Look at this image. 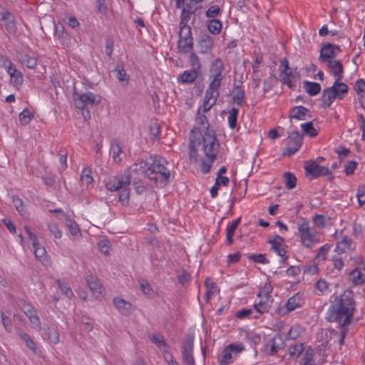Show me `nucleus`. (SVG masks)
Returning a JSON list of instances; mask_svg holds the SVG:
<instances>
[{
	"label": "nucleus",
	"mask_w": 365,
	"mask_h": 365,
	"mask_svg": "<svg viewBox=\"0 0 365 365\" xmlns=\"http://www.w3.org/2000/svg\"><path fill=\"white\" fill-rule=\"evenodd\" d=\"M168 163L161 156L151 155L146 160H138L128 168L140 173L153 182L157 187H165L170 181V171L165 166Z\"/></svg>",
	"instance_id": "obj_1"
},
{
	"label": "nucleus",
	"mask_w": 365,
	"mask_h": 365,
	"mask_svg": "<svg viewBox=\"0 0 365 365\" xmlns=\"http://www.w3.org/2000/svg\"><path fill=\"white\" fill-rule=\"evenodd\" d=\"M355 310V302L353 292L346 290L339 296H336L331 302L326 319L328 322H341L343 325H349L353 318Z\"/></svg>",
	"instance_id": "obj_2"
},
{
	"label": "nucleus",
	"mask_w": 365,
	"mask_h": 365,
	"mask_svg": "<svg viewBox=\"0 0 365 365\" xmlns=\"http://www.w3.org/2000/svg\"><path fill=\"white\" fill-rule=\"evenodd\" d=\"M195 122L196 125L194 128H200L202 150L205 156L212 162L216 159L220 144L216 138L215 130L210 128L207 117L205 115L200 114V108L197 111Z\"/></svg>",
	"instance_id": "obj_3"
},
{
	"label": "nucleus",
	"mask_w": 365,
	"mask_h": 365,
	"mask_svg": "<svg viewBox=\"0 0 365 365\" xmlns=\"http://www.w3.org/2000/svg\"><path fill=\"white\" fill-rule=\"evenodd\" d=\"M131 181V173L129 170L123 173L110 177L106 182V187L108 190L114 192L120 190L118 195V200L123 206L129 204L130 189L128 186Z\"/></svg>",
	"instance_id": "obj_4"
},
{
	"label": "nucleus",
	"mask_w": 365,
	"mask_h": 365,
	"mask_svg": "<svg viewBox=\"0 0 365 365\" xmlns=\"http://www.w3.org/2000/svg\"><path fill=\"white\" fill-rule=\"evenodd\" d=\"M178 50L180 53H187L193 50L194 41L190 26H179Z\"/></svg>",
	"instance_id": "obj_5"
},
{
	"label": "nucleus",
	"mask_w": 365,
	"mask_h": 365,
	"mask_svg": "<svg viewBox=\"0 0 365 365\" xmlns=\"http://www.w3.org/2000/svg\"><path fill=\"white\" fill-rule=\"evenodd\" d=\"M304 170L306 176L309 180L317 178L322 175H327L329 181H332L334 178L331 171H330L327 167L322 166L315 161L306 163Z\"/></svg>",
	"instance_id": "obj_6"
},
{
	"label": "nucleus",
	"mask_w": 365,
	"mask_h": 365,
	"mask_svg": "<svg viewBox=\"0 0 365 365\" xmlns=\"http://www.w3.org/2000/svg\"><path fill=\"white\" fill-rule=\"evenodd\" d=\"M193 341L194 336L192 334H187L182 346V357L185 365H195L193 357Z\"/></svg>",
	"instance_id": "obj_7"
},
{
	"label": "nucleus",
	"mask_w": 365,
	"mask_h": 365,
	"mask_svg": "<svg viewBox=\"0 0 365 365\" xmlns=\"http://www.w3.org/2000/svg\"><path fill=\"white\" fill-rule=\"evenodd\" d=\"M299 233L304 246L310 247L316 241L315 228L310 227L307 222H304L299 227Z\"/></svg>",
	"instance_id": "obj_8"
},
{
	"label": "nucleus",
	"mask_w": 365,
	"mask_h": 365,
	"mask_svg": "<svg viewBox=\"0 0 365 365\" xmlns=\"http://www.w3.org/2000/svg\"><path fill=\"white\" fill-rule=\"evenodd\" d=\"M200 128L195 127L191 130L190 137V160H193L195 162L197 161V151L196 148L200 145H202V139L201 138V132Z\"/></svg>",
	"instance_id": "obj_9"
},
{
	"label": "nucleus",
	"mask_w": 365,
	"mask_h": 365,
	"mask_svg": "<svg viewBox=\"0 0 365 365\" xmlns=\"http://www.w3.org/2000/svg\"><path fill=\"white\" fill-rule=\"evenodd\" d=\"M289 142L287 147L284 148L283 154L291 156L294 155L302 144V135L298 131H292L289 133Z\"/></svg>",
	"instance_id": "obj_10"
},
{
	"label": "nucleus",
	"mask_w": 365,
	"mask_h": 365,
	"mask_svg": "<svg viewBox=\"0 0 365 365\" xmlns=\"http://www.w3.org/2000/svg\"><path fill=\"white\" fill-rule=\"evenodd\" d=\"M257 297L260 299L259 302L254 304V308L259 314L267 312L272 307L273 299L269 295V292L261 290Z\"/></svg>",
	"instance_id": "obj_11"
},
{
	"label": "nucleus",
	"mask_w": 365,
	"mask_h": 365,
	"mask_svg": "<svg viewBox=\"0 0 365 365\" xmlns=\"http://www.w3.org/2000/svg\"><path fill=\"white\" fill-rule=\"evenodd\" d=\"M267 242L272 245V249L282 257V262L284 263L288 257L286 256L287 245L284 244V238L276 235L273 239H269Z\"/></svg>",
	"instance_id": "obj_12"
},
{
	"label": "nucleus",
	"mask_w": 365,
	"mask_h": 365,
	"mask_svg": "<svg viewBox=\"0 0 365 365\" xmlns=\"http://www.w3.org/2000/svg\"><path fill=\"white\" fill-rule=\"evenodd\" d=\"M224 63L220 58H216L211 64L210 68V79L215 82L222 83L225 78V75L222 73L224 70Z\"/></svg>",
	"instance_id": "obj_13"
},
{
	"label": "nucleus",
	"mask_w": 365,
	"mask_h": 365,
	"mask_svg": "<svg viewBox=\"0 0 365 365\" xmlns=\"http://www.w3.org/2000/svg\"><path fill=\"white\" fill-rule=\"evenodd\" d=\"M0 15L1 21L4 22L7 33L15 36L17 32V26L14 15L9 11L1 13Z\"/></svg>",
	"instance_id": "obj_14"
},
{
	"label": "nucleus",
	"mask_w": 365,
	"mask_h": 365,
	"mask_svg": "<svg viewBox=\"0 0 365 365\" xmlns=\"http://www.w3.org/2000/svg\"><path fill=\"white\" fill-rule=\"evenodd\" d=\"M74 101L78 108H84L88 106L98 104L96 103V95L91 92L83 93L78 97L74 96Z\"/></svg>",
	"instance_id": "obj_15"
},
{
	"label": "nucleus",
	"mask_w": 365,
	"mask_h": 365,
	"mask_svg": "<svg viewBox=\"0 0 365 365\" xmlns=\"http://www.w3.org/2000/svg\"><path fill=\"white\" fill-rule=\"evenodd\" d=\"M221 84L222 83L220 82L210 81L209 86L205 91L203 98L211 102L215 101V103L216 104L217 100L220 96L219 89L221 86Z\"/></svg>",
	"instance_id": "obj_16"
},
{
	"label": "nucleus",
	"mask_w": 365,
	"mask_h": 365,
	"mask_svg": "<svg viewBox=\"0 0 365 365\" xmlns=\"http://www.w3.org/2000/svg\"><path fill=\"white\" fill-rule=\"evenodd\" d=\"M336 56V53L334 51V44L330 43H324L320 49V54L319 60L322 63H328L333 61L332 58Z\"/></svg>",
	"instance_id": "obj_17"
},
{
	"label": "nucleus",
	"mask_w": 365,
	"mask_h": 365,
	"mask_svg": "<svg viewBox=\"0 0 365 365\" xmlns=\"http://www.w3.org/2000/svg\"><path fill=\"white\" fill-rule=\"evenodd\" d=\"M86 280L93 295L96 298L100 297L102 294L103 287L99 279L92 274H88L86 277Z\"/></svg>",
	"instance_id": "obj_18"
},
{
	"label": "nucleus",
	"mask_w": 365,
	"mask_h": 365,
	"mask_svg": "<svg viewBox=\"0 0 365 365\" xmlns=\"http://www.w3.org/2000/svg\"><path fill=\"white\" fill-rule=\"evenodd\" d=\"M284 341L282 336L279 334H275L266 344L267 347H270L269 355H274L279 350L284 349Z\"/></svg>",
	"instance_id": "obj_19"
},
{
	"label": "nucleus",
	"mask_w": 365,
	"mask_h": 365,
	"mask_svg": "<svg viewBox=\"0 0 365 365\" xmlns=\"http://www.w3.org/2000/svg\"><path fill=\"white\" fill-rule=\"evenodd\" d=\"M214 46L213 38L208 34H202L197 41V46L200 48V52L205 53L211 50Z\"/></svg>",
	"instance_id": "obj_20"
},
{
	"label": "nucleus",
	"mask_w": 365,
	"mask_h": 365,
	"mask_svg": "<svg viewBox=\"0 0 365 365\" xmlns=\"http://www.w3.org/2000/svg\"><path fill=\"white\" fill-rule=\"evenodd\" d=\"M330 73L335 77V81H341L344 76V67L338 60L327 63Z\"/></svg>",
	"instance_id": "obj_21"
},
{
	"label": "nucleus",
	"mask_w": 365,
	"mask_h": 365,
	"mask_svg": "<svg viewBox=\"0 0 365 365\" xmlns=\"http://www.w3.org/2000/svg\"><path fill=\"white\" fill-rule=\"evenodd\" d=\"M330 88L335 99L339 100H342L349 91V87L346 83L337 81L334 82Z\"/></svg>",
	"instance_id": "obj_22"
},
{
	"label": "nucleus",
	"mask_w": 365,
	"mask_h": 365,
	"mask_svg": "<svg viewBox=\"0 0 365 365\" xmlns=\"http://www.w3.org/2000/svg\"><path fill=\"white\" fill-rule=\"evenodd\" d=\"M300 305L301 298L299 294H295L288 299L281 311L283 312V314H286L295 310L297 307H299Z\"/></svg>",
	"instance_id": "obj_23"
},
{
	"label": "nucleus",
	"mask_w": 365,
	"mask_h": 365,
	"mask_svg": "<svg viewBox=\"0 0 365 365\" xmlns=\"http://www.w3.org/2000/svg\"><path fill=\"white\" fill-rule=\"evenodd\" d=\"M113 304L116 309L123 315H128L132 309V304L120 298H114Z\"/></svg>",
	"instance_id": "obj_24"
},
{
	"label": "nucleus",
	"mask_w": 365,
	"mask_h": 365,
	"mask_svg": "<svg viewBox=\"0 0 365 365\" xmlns=\"http://www.w3.org/2000/svg\"><path fill=\"white\" fill-rule=\"evenodd\" d=\"M242 82H240V85L235 86L232 91V101L238 106H242L245 99V91L242 88Z\"/></svg>",
	"instance_id": "obj_25"
},
{
	"label": "nucleus",
	"mask_w": 365,
	"mask_h": 365,
	"mask_svg": "<svg viewBox=\"0 0 365 365\" xmlns=\"http://www.w3.org/2000/svg\"><path fill=\"white\" fill-rule=\"evenodd\" d=\"M334 99L335 98L334 97L330 87L324 88L322 91V96L320 98V101L322 102L321 106L324 108H329Z\"/></svg>",
	"instance_id": "obj_26"
},
{
	"label": "nucleus",
	"mask_w": 365,
	"mask_h": 365,
	"mask_svg": "<svg viewBox=\"0 0 365 365\" xmlns=\"http://www.w3.org/2000/svg\"><path fill=\"white\" fill-rule=\"evenodd\" d=\"M198 73H199V71H197L194 69L185 71L179 76L178 79L182 83H192L197 78Z\"/></svg>",
	"instance_id": "obj_27"
},
{
	"label": "nucleus",
	"mask_w": 365,
	"mask_h": 365,
	"mask_svg": "<svg viewBox=\"0 0 365 365\" xmlns=\"http://www.w3.org/2000/svg\"><path fill=\"white\" fill-rule=\"evenodd\" d=\"M309 110L304 106H295L291 109L289 117L290 119L304 120Z\"/></svg>",
	"instance_id": "obj_28"
},
{
	"label": "nucleus",
	"mask_w": 365,
	"mask_h": 365,
	"mask_svg": "<svg viewBox=\"0 0 365 365\" xmlns=\"http://www.w3.org/2000/svg\"><path fill=\"white\" fill-rule=\"evenodd\" d=\"M303 85L306 92L311 96L317 95L321 91V86L318 83L304 81Z\"/></svg>",
	"instance_id": "obj_29"
},
{
	"label": "nucleus",
	"mask_w": 365,
	"mask_h": 365,
	"mask_svg": "<svg viewBox=\"0 0 365 365\" xmlns=\"http://www.w3.org/2000/svg\"><path fill=\"white\" fill-rule=\"evenodd\" d=\"M208 31L214 35H217L221 32L222 24L219 19H213L207 21L206 23Z\"/></svg>",
	"instance_id": "obj_30"
},
{
	"label": "nucleus",
	"mask_w": 365,
	"mask_h": 365,
	"mask_svg": "<svg viewBox=\"0 0 365 365\" xmlns=\"http://www.w3.org/2000/svg\"><path fill=\"white\" fill-rule=\"evenodd\" d=\"M240 222V218H238L233 221L230 225H228L226 230V237L227 242L228 245H232L233 243V235L235 232Z\"/></svg>",
	"instance_id": "obj_31"
},
{
	"label": "nucleus",
	"mask_w": 365,
	"mask_h": 365,
	"mask_svg": "<svg viewBox=\"0 0 365 365\" xmlns=\"http://www.w3.org/2000/svg\"><path fill=\"white\" fill-rule=\"evenodd\" d=\"M205 285L207 288L205 293V301L208 303L210 302L211 296L216 292L217 287L215 283L212 282V280L210 278H206L205 281Z\"/></svg>",
	"instance_id": "obj_32"
},
{
	"label": "nucleus",
	"mask_w": 365,
	"mask_h": 365,
	"mask_svg": "<svg viewBox=\"0 0 365 365\" xmlns=\"http://www.w3.org/2000/svg\"><path fill=\"white\" fill-rule=\"evenodd\" d=\"M13 203L16 208V210L19 212V213L23 216L26 217L28 215V212L24 206L23 200L18 196L13 197Z\"/></svg>",
	"instance_id": "obj_33"
},
{
	"label": "nucleus",
	"mask_w": 365,
	"mask_h": 365,
	"mask_svg": "<svg viewBox=\"0 0 365 365\" xmlns=\"http://www.w3.org/2000/svg\"><path fill=\"white\" fill-rule=\"evenodd\" d=\"M284 179L285 182V187L292 190L297 185V178L294 175L290 172H285L284 173Z\"/></svg>",
	"instance_id": "obj_34"
},
{
	"label": "nucleus",
	"mask_w": 365,
	"mask_h": 365,
	"mask_svg": "<svg viewBox=\"0 0 365 365\" xmlns=\"http://www.w3.org/2000/svg\"><path fill=\"white\" fill-rule=\"evenodd\" d=\"M232 358V351L226 346L218 356V362L220 365H227Z\"/></svg>",
	"instance_id": "obj_35"
},
{
	"label": "nucleus",
	"mask_w": 365,
	"mask_h": 365,
	"mask_svg": "<svg viewBox=\"0 0 365 365\" xmlns=\"http://www.w3.org/2000/svg\"><path fill=\"white\" fill-rule=\"evenodd\" d=\"M115 73V77L120 82H126L128 83L129 81V76L126 73L125 70L123 68V65H117L115 69L113 71Z\"/></svg>",
	"instance_id": "obj_36"
},
{
	"label": "nucleus",
	"mask_w": 365,
	"mask_h": 365,
	"mask_svg": "<svg viewBox=\"0 0 365 365\" xmlns=\"http://www.w3.org/2000/svg\"><path fill=\"white\" fill-rule=\"evenodd\" d=\"M314 349L309 346L306 349L305 353L302 357V365H314Z\"/></svg>",
	"instance_id": "obj_37"
},
{
	"label": "nucleus",
	"mask_w": 365,
	"mask_h": 365,
	"mask_svg": "<svg viewBox=\"0 0 365 365\" xmlns=\"http://www.w3.org/2000/svg\"><path fill=\"white\" fill-rule=\"evenodd\" d=\"M194 14V11H191L187 8H182L180 14V21L179 26H188V21L190 19L191 15Z\"/></svg>",
	"instance_id": "obj_38"
},
{
	"label": "nucleus",
	"mask_w": 365,
	"mask_h": 365,
	"mask_svg": "<svg viewBox=\"0 0 365 365\" xmlns=\"http://www.w3.org/2000/svg\"><path fill=\"white\" fill-rule=\"evenodd\" d=\"M239 113V109L237 108H232L230 112L228 115V124L230 128L232 129L236 128L237 126V115Z\"/></svg>",
	"instance_id": "obj_39"
},
{
	"label": "nucleus",
	"mask_w": 365,
	"mask_h": 365,
	"mask_svg": "<svg viewBox=\"0 0 365 365\" xmlns=\"http://www.w3.org/2000/svg\"><path fill=\"white\" fill-rule=\"evenodd\" d=\"M66 225L69 230L71 234L73 236H80L81 235V230L77 225V224L71 220V219H68L67 217L66 218Z\"/></svg>",
	"instance_id": "obj_40"
},
{
	"label": "nucleus",
	"mask_w": 365,
	"mask_h": 365,
	"mask_svg": "<svg viewBox=\"0 0 365 365\" xmlns=\"http://www.w3.org/2000/svg\"><path fill=\"white\" fill-rule=\"evenodd\" d=\"M81 182L86 185L91 184L93 181V178L91 176V170L88 168H84L81 173Z\"/></svg>",
	"instance_id": "obj_41"
},
{
	"label": "nucleus",
	"mask_w": 365,
	"mask_h": 365,
	"mask_svg": "<svg viewBox=\"0 0 365 365\" xmlns=\"http://www.w3.org/2000/svg\"><path fill=\"white\" fill-rule=\"evenodd\" d=\"M301 128L304 134L309 135L311 137H314L317 135V131L314 128L313 123L311 121L301 124Z\"/></svg>",
	"instance_id": "obj_42"
},
{
	"label": "nucleus",
	"mask_w": 365,
	"mask_h": 365,
	"mask_svg": "<svg viewBox=\"0 0 365 365\" xmlns=\"http://www.w3.org/2000/svg\"><path fill=\"white\" fill-rule=\"evenodd\" d=\"M189 62H190V66L192 67L191 69H194V70L200 72L202 66H201L200 58L195 53H191L190 54Z\"/></svg>",
	"instance_id": "obj_43"
},
{
	"label": "nucleus",
	"mask_w": 365,
	"mask_h": 365,
	"mask_svg": "<svg viewBox=\"0 0 365 365\" xmlns=\"http://www.w3.org/2000/svg\"><path fill=\"white\" fill-rule=\"evenodd\" d=\"M110 153H112L113 159L114 160V161H115L116 163H120L121 161L120 155L122 153V149L119 143H115L111 145Z\"/></svg>",
	"instance_id": "obj_44"
},
{
	"label": "nucleus",
	"mask_w": 365,
	"mask_h": 365,
	"mask_svg": "<svg viewBox=\"0 0 365 365\" xmlns=\"http://www.w3.org/2000/svg\"><path fill=\"white\" fill-rule=\"evenodd\" d=\"M45 335L48 339L53 344H57L59 341V335L55 329L48 328L45 331Z\"/></svg>",
	"instance_id": "obj_45"
},
{
	"label": "nucleus",
	"mask_w": 365,
	"mask_h": 365,
	"mask_svg": "<svg viewBox=\"0 0 365 365\" xmlns=\"http://www.w3.org/2000/svg\"><path fill=\"white\" fill-rule=\"evenodd\" d=\"M22 63H24L26 66L30 69H34L37 66L36 58L27 54H25L22 56Z\"/></svg>",
	"instance_id": "obj_46"
},
{
	"label": "nucleus",
	"mask_w": 365,
	"mask_h": 365,
	"mask_svg": "<svg viewBox=\"0 0 365 365\" xmlns=\"http://www.w3.org/2000/svg\"><path fill=\"white\" fill-rule=\"evenodd\" d=\"M249 261L260 264H268L269 259L266 258L264 254H253L248 256Z\"/></svg>",
	"instance_id": "obj_47"
},
{
	"label": "nucleus",
	"mask_w": 365,
	"mask_h": 365,
	"mask_svg": "<svg viewBox=\"0 0 365 365\" xmlns=\"http://www.w3.org/2000/svg\"><path fill=\"white\" fill-rule=\"evenodd\" d=\"M47 226L51 235H53L56 239H59L61 237L62 232L59 230L58 226L56 222H49L48 223Z\"/></svg>",
	"instance_id": "obj_48"
},
{
	"label": "nucleus",
	"mask_w": 365,
	"mask_h": 365,
	"mask_svg": "<svg viewBox=\"0 0 365 365\" xmlns=\"http://www.w3.org/2000/svg\"><path fill=\"white\" fill-rule=\"evenodd\" d=\"M361 276L362 274L358 269L350 272V277H351V280L355 285H360L364 283Z\"/></svg>",
	"instance_id": "obj_49"
},
{
	"label": "nucleus",
	"mask_w": 365,
	"mask_h": 365,
	"mask_svg": "<svg viewBox=\"0 0 365 365\" xmlns=\"http://www.w3.org/2000/svg\"><path fill=\"white\" fill-rule=\"evenodd\" d=\"M304 351V346L302 343L290 346L289 348V354L291 356L298 357Z\"/></svg>",
	"instance_id": "obj_50"
},
{
	"label": "nucleus",
	"mask_w": 365,
	"mask_h": 365,
	"mask_svg": "<svg viewBox=\"0 0 365 365\" xmlns=\"http://www.w3.org/2000/svg\"><path fill=\"white\" fill-rule=\"evenodd\" d=\"M220 8L219 6L214 5L210 6L205 12V16L207 18L215 19L220 14Z\"/></svg>",
	"instance_id": "obj_51"
},
{
	"label": "nucleus",
	"mask_w": 365,
	"mask_h": 365,
	"mask_svg": "<svg viewBox=\"0 0 365 365\" xmlns=\"http://www.w3.org/2000/svg\"><path fill=\"white\" fill-rule=\"evenodd\" d=\"M150 341L156 344L159 348L165 346L167 345L164 337L162 335L153 334L149 336Z\"/></svg>",
	"instance_id": "obj_52"
},
{
	"label": "nucleus",
	"mask_w": 365,
	"mask_h": 365,
	"mask_svg": "<svg viewBox=\"0 0 365 365\" xmlns=\"http://www.w3.org/2000/svg\"><path fill=\"white\" fill-rule=\"evenodd\" d=\"M33 117V115L28 109H24L20 114H19V120L21 123L23 124H28L30 120H31Z\"/></svg>",
	"instance_id": "obj_53"
},
{
	"label": "nucleus",
	"mask_w": 365,
	"mask_h": 365,
	"mask_svg": "<svg viewBox=\"0 0 365 365\" xmlns=\"http://www.w3.org/2000/svg\"><path fill=\"white\" fill-rule=\"evenodd\" d=\"M11 80L14 81L15 86H18L23 83V76L19 70H14L11 76Z\"/></svg>",
	"instance_id": "obj_54"
},
{
	"label": "nucleus",
	"mask_w": 365,
	"mask_h": 365,
	"mask_svg": "<svg viewBox=\"0 0 365 365\" xmlns=\"http://www.w3.org/2000/svg\"><path fill=\"white\" fill-rule=\"evenodd\" d=\"M178 280L182 285H185L190 280V274L185 269H182L178 274Z\"/></svg>",
	"instance_id": "obj_55"
},
{
	"label": "nucleus",
	"mask_w": 365,
	"mask_h": 365,
	"mask_svg": "<svg viewBox=\"0 0 365 365\" xmlns=\"http://www.w3.org/2000/svg\"><path fill=\"white\" fill-rule=\"evenodd\" d=\"M57 283L62 293L64 294L67 297L70 298L73 296L72 290L66 283L61 282L60 280H57Z\"/></svg>",
	"instance_id": "obj_56"
},
{
	"label": "nucleus",
	"mask_w": 365,
	"mask_h": 365,
	"mask_svg": "<svg viewBox=\"0 0 365 365\" xmlns=\"http://www.w3.org/2000/svg\"><path fill=\"white\" fill-rule=\"evenodd\" d=\"M34 248V253L36 256V257L38 259H43L46 255V250L43 247H41L39 243L35 247H33Z\"/></svg>",
	"instance_id": "obj_57"
},
{
	"label": "nucleus",
	"mask_w": 365,
	"mask_h": 365,
	"mask_svg": "<svg viewBox=\"0 0 365 365\" xmlns=\"http://www.w3.org/2000/svg\"><path fill=\"white\" fill-rule=\"evenodd\" d=\"M356 197L358 198V202L360 206L365 204V184L359 186Z\"/></svg>",
	"instance_id": "obj_58"
},
{
	"label": "nucleus",
	"mask_w": 365,
	"mask_h": 365,
	"mask_svg": "<svg viewBox=\"0 0 365 365\" xmlns=\"http://www.w3.org/2000/svg\"><path fill=\"white\" fill-rule=\"evenodd\" d=\"M277 81V78L274 75H271L268 78L264 79V91L267 92L270 90L273 86V83Z\"/></svg>",
	"instance_id": "obj_59"
},
{
	"label": "nucleus",
	"mask_w": 365,
	"mask_h": 365,
	"mask_svg": "<svg viewBox=\"0 0 365 365\" xmlns=\"http://www.w3.org/2000/svg\"><path fill=\"white\" fill-rule=\"evenodd\" d=\"M160 126L157 122H152L150 125V133L155 138L160 135Z\"/></svg>",
	"instance_id": "obj_60"
},
{
	"label": "nucleus",
	"mask_w": 365,
	"mask_h": 365,
	"mask_svg": "<svg viewBox=\"0 0 365 365\" xmlns=\"http://www.w3.org/2000/svg\"><path fill=\"white\" fill-rule=\"evenodd\" d=\"M22 310L28 318L36 314V311L30 304H23Z\"/></svg>",
	"instance_id": "obj_61"
},
{
	"label": "nucleus",
	"mask_w": 365,
	"mask_h": 365,
	"mask_svg": "<svg viewBox=\"0 0 365 365\" xmlns=\"http://www.w3.org/2000/svg\"><path fill=\"white\" fill-rule=\"evenodd\" d=\"M357 163L351 160L348 163L347 165H345V173L346 175H350L354 173V170L356 168Z\"/></svg>",
	"instance_id": "obj_62"
},
{
	"label": "nucleus",
	"mask_w": 365,
	"mask_h": 365,
	"mask_svg": "<svg viewBox=\"0 0 365 365\" xmlns=\"http://www.w3.org/2000/svg\"><path fill=\"white\" fill-rule=\"evenodd\" d=\"M101 251L106 255L110 252V242L108 240H102L98 244Z\"/></svg>",
	"instance_id": "obj_63"
},
{
	"label": "nucleus",
	"mask_w": 365,
	"mask_h": 365,
	"mask_svg": "<svg viewBox=\"0 0 365 365\" xmlns=\"http://www.w3.org/2000/svg\"><path fill=\"white\" fill-rule=\"evenodd\" d=\"M354 90L356 93H364L365 90V81L364 79H359L356 81Z\"/></svg>",
	"instance_id": "obj_64"
}]
</instances>
